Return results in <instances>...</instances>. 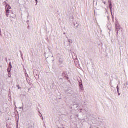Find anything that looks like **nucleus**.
<instances>
[{
	"label": "nucleus",
	"instance_id": "21",
	"mask_svg": "<svg viewBox=\"0 0 128 128\" xmlns=\"http://www.w3.org/2000/svg\"><path fill=\"white\" fill-rule=\"evenodd\" d=\"M118 96H120V93H118Z\"/></svg>",
	"mask_w": 128,
	"mask_h": 128
},
{
	"label": "nucleus",
	"instance_id": "8",
	"mask_svg": "<svg viewBox=\"0 0 128 128\" xmlns=\"http://www.w3.org/2000/svg\"><path fill=\"white\" fill-rule=\"evenodd\" d=\"M24 72H26V76H28V73L26 72V68H24Z\"/></svg>",
	"mask_w": 128,
	"mask_h": 128
},
{
	"label": "nucleus",
	"instance_id": "20",
	"mask_svg": "<svg viewBox=\"0 0 128 128\" xmlns=\"http://www.w3.org/2000/svg\"><path fill=\"white\" fill-rule=\"evenodd\" d=\"M118 93H120V90H118Z\"/></svg>",
	"mask_w": 128,
	"mask_h": 128
},
{
	"label": "nucleus",
	"instance_id": "5",
	"mask_svg": "<svg viewBox=\"0 0 128 128\" xmlns=\"http://www.w3.org/2000/svg\"><path fill=\"white\" fill-rule=\"evenodd\" d=\"M79 86L80 90H84V86L82 85V79L79 81Z\"/></svg>",
	"mask_w": 128,
	"mask_h": 128
},
{
	"label": "nucleus",
	"instance_id": "22",
	"mask_svg": "<svg viewBox=\"0 0 128 128\" xmlns=\"http://www.w3.org/2000/svg\"><path fill=\"white\" fill-rule=\"evenodd\" d=\"M36 4H38V0H36Z\"/></svg>",
	"mask_w": 128,
	"mask_h": 128
},
{
	"label": "nucleus",
	"instance_id": "17",
	"mask_svg": "<svg viewBox=\"0 0 128 128\" xmlns=\"http://www.w3.org/2000/svg\"><path fill=\"white\" fill-rule=\"evenodd\" d=\"M8 77L9 78H12V75H10V74H8Z\"/></svg>",
	"mask_w": 128,
	"mask_h": 128
},
{
	"label": "nucleus",
	"instance_id": "27",
	"mask_svg": "<svg viewBox=\"0 0 128 128\" xmlns=\"http://www.w3.org/2000/svg\"><path fill=\"white\" fill-rule=\"evenodd\" d=\"M64 34H66V33H64Z\"/></svg>",
	"mask_w": 128,
	"mask_h": 128
},
{
	"label": "nucleus",
	"instance_id": "7",
	"mask_svg": "<svg viewBox=\"0 0 128 128\" xmlns=\"http://www.w3.org/2000/svg\"><path fill=\"white\" fill-rule=\"evenodd\" d=\"M48 54H52V53H45L44 56H45V58H48Z\"/></svg>",
	"mask_w": 128,
	"mask_h": 128
},
{
	"label": "nucleus",
	"instance_id": "26",
	"mask_svg": "<svg viewBox=\"0 0 128 128\" xmlns=\"http://www.w3.org/2000/svg\"><path fill=\"white\" fill-rule=\"evenodd\" d=\"M52 58H54V56H52Z\"/></svg>",
	"mask_w": 128,
	"mask_h": 128
},
{
	"label": "nucleus",
	"instance_id": "9",
	"mask_svg": "<svg viewBox=\"0 0 128 128\" xmlns=\"http://www.w3.org/2000/svg\"><path fill=\"white\" fill-rule=\"evenodd\" d=\"M26 80H27V82H28V84H32V83L30 82V78H26Z\"/></svg>",
	"mask_w": 128,
	"mask_h": 128
},
{
	"label": "nucleus",
	"instance_id": "3",
	"mask_svg": "<svg viewBox=\"0 0 128 128\" xmlns=\"http://www.w3.org/2000/svg\"><path fill=\"white\" fill-rule=\"evenodd\" d=\"M57 59L59 62L60 64H64V56L62 55L58 54L56 56Z\"/></svg>",
	"mask_w": 128,
	"mask_h": 128
},
{
	"label": "nucleus",
	"instance_id": "11",
	"mask_svg": "<svg viewBox=\"0 0 128 128\" xmlns=\"http://www.w3.org/2000/svg\"><path fill=\"white\" fill-rule=\"evenodd\" d=\"M4 2V4H8V3L6 2H8L6 0H2Z\"/></svg>",
	"mask_w": 128,
	"mask_h": 128
},
{
	"label": "nucleus",
	"instance_id": "25",
	"mask_svg": "<svg viewBox=\"0 0 128 128\" xmlns=\"http://www.w3.org/2000/svg\"><path fill=\"white\" fill-rule=\"evenodd\" d=\"M42 120H44V118H42Z\"/></svg>",
	"mask_w": 128,
	"mask_h": 128
},
{
	"label": "nucleus",
	"instance_id": "2",
	"mask_svg": "<svg viewBox=\"0 0 128 128\" xmlns=\"http://www.w3.org/2000/svg\"><path fill=\"white\" fill-rule=\"evenodd\" d=\"M116 34L117 36H118V34H122V28H120V24H118V22H116Z\"/></svg>",
	"mask_w": 128,
	"mask_h": 128
},
{
	"label": "nucleus",
	"instance_id": "24",
	"mask_svg": "<svg viewBox=\"0 0 128 128\" xmlns=\"http://www.w3.org/2000/svg\"><path fill=\"white\" fill-rule=\"evenodd\" d=\"M42 114H41V116H40V117L42 118Z\"/></svg>",
	"mask_w": 128,
	"mask_h": 128
},
{
	"label": "nucleus",
	"instance_id": "19",
	"mask_svg": "<svg viewBox=\"0 0 128 128\" xmlns=\"http://www.w3.org/2000/svg\"><path fill=\"white\" fill-rule=\"evenodd\" d=\"M58 128H64V126H62L61 127Z\"/></svg>",
	"mask_w": 128,
	"mask_h": 128
},
{
	"label": "nucleus",
	"instance_id": "4",
	"mask_svg": "<svg viewBox=\"0 0 128 128\" xmlns=\"http://www.w3.org/2000/svg\"><path fill=\"white\" fill-rule=\"evenodd\" d=\"M34 76L36 80H38L40 78V75L38 74V70H36L34 71Z\"/></svg>",
	"mask_w": 128,
	"mask_h": 128
},
{
	"label": "nucleus",
	"instance_id": "10",
	"mask_svg": "<svg viewBox=\"0 0 128 128\" xmlns=\"http://www.w3.org/2000/svg\"><path fill=\"white\" fill-rule=\"evenodd\" d=\"M65 46H70V45H68V42H65Z\"/></svg>",
	"mask_w": 128,
	"mask_h": 128
},
{
	"label": "nucleus",
	"instance_id": "16",
	"mask_svg": "<svg viewBox=\"0 0 128 128\" xmlns=\"http://www.w3.org/2000/svg\"><path fill=\"white\" fill-rule=\"evenodd\" d=\"M74 16H72L70 18V20H74Z\"/></svg>",
	"mask_w": 128,
	"mask_h": 128
},
{
	"label": "nucleus",
	"instance_id": "1",
	"mask_svg": "<svg viewBox=\"0 0 128 128\" xmlns=\"http://www.w3.org/2000/svg\"><path fill=\"white\" fill-rule=\"evenodd\" d=\"M6 16L8 18L10 16L11 18H14V17L12 16V14H14V12L10 10H12V7L9 4L6 5Z\"/></svg>",
	"mask_w": 128,
	"mask_h": 128
},
{
	"label": "nucleus",
	"instance_id": "6",
	"mask_svg": "<svg viewBox=\"0 0 128 128\" xmlns=\"http://www.w3.org/2000/svg\"><path fill=\"white\" fill-rule=\"evenodd\" d=\"M68 46H70L72 44V40H68Z\"/></svg>",
	"mask_w": 128,
	"mask_h": 128
},
{
	"label": "nucleus",
	"instance_id": "15",
	"mask_svg": "<svg viewBox=\"0 0 128 128\" xmlns=\"http://www.w3.org/2000/svg\"><path fill=\"white\" fill-rule=\"evenodd\" d=\"M110 12H112V6H110Z\"/></svg>",
	"mask_w": 128,
	"mask_h": 128
},
{
	"label": "nucleus",
	"instance_id": "13",
	"mask_svg": "<svg viewBox=\"0 0 128 128\" xmlns=\"http://www.w3.org/2000/svg\"><path fill=\"white\" fill-rule=\"evenodd\" d=\"M12 70L8 68V72L9 73V74H10V72H11Z\"/></svg>",
	"mask_w": 128,
	"mask_h": 128
},
{
	"label": "nucleus",
	"instance_id": "23",
	"mask_svg": "<svg viewBox=\"0 0 128 128\" xmlns=\"http://www.w3.org/2000/svg\"><path fill=\"white\" fill-rule=\"evenodd\" d=\"M18 90H20V86L18 85Z\"/></svg>",
	"mask_w": 128,
	"mask_h": 128
},
{
	"label": "nucleus",
	"instance_id": "14",
	"mask_svg": "<svg viewBox=\"0 0 128 128\" xmlns=\"http://www.w3.org/2000/svg\"><path fill=\"white\" fill-rule=\"evenodd\" d=\"M108 2H109L110 6H112V1L110 0H108Z\"/></svg>",
	"mask_w": 128,
	"mask_h": 128
},
{
	"label": "nucleus",
	"instance_id": "12",
	"mask_svg": "<svg viewBox=\"0 0 128 128\" xmlns=\"http://www.w3.org/2000/svg\"><path fill=\"white\" fill-rule=\"evenodd\" d=\"M9 65H10V70H12V62H10L9 63Z\"/></svg>",
	"mask_w": 128,
	"mask_h": 128
},
{
	"label": "nucleus",
	"instance_id": "18",
	"mask_svg": "<svg viewBox=\"0 0 128 128\" xmlns=\"http://www.w3.org/2000/svg\"><path fill=\"white\" fill-rule=\"evenodd\" d=\"M116 88H117L118 90H120V89H119V88H118V86L116 87Z\"/></svg>",
	"mask_w": 128,
	"mask_h": 128
}]
</instances>
